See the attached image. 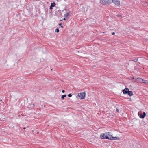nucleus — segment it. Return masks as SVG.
<instances>
[{
	"label": "nucleus",
	"instance_id": "obj_1",
	"mask_svg": "<svg viewBox=\"0 0 148 148\" xmlns=\"http://www.w3.org/2000/svg\"><path fill=\"white\" fill-rule=\"evenodd\" d=\"M112 138V136L110 134V133L109 132L104 133L102 135V138L103 139L105 138L111 140Z\"/></svg>",
	"mask_w": 148,
	"mask_h": 148
},
{
	"label": "nucleus",
	"instance_id": "obj_2",
	"mask_svg": "<svg viewBox=\"0 0 148 148\" xmlns=\"http://www.w3.org/2000/svg\"><path fill=\"white\" fill-rule=\"evenodd\" d=\"M86 96V93L85 92L83 93H79L78 94L77 96L81 99H84L85 98Z\"/></svg>",
	"mask_w": 148,
	"mask_h": 148
},
{
	"label": "nucleus",
	"instance_id": "obj_3",
	"mask_svg": "<svg viewBox=\"0 0 148 148\" xmlns=\"http://www.w3.org/2000/svg\"><path fill=\"white\" fill-rule=\"evenodd\" d=\"M143 114H142V111H140L138 112V114L140 118L143 119L145 117L146 115V113L144 112H143Z\"/></svg>",
	"mask_w": 148,
	"mask_h": 148
},
{
	"label": "nucleus",
	"instance_id": "obj_4",
	"mask_svg": "<svg viewBox=\"0 0 148 148\" xmlns=\"http://www.w3.org/2000/svg\"><path fill=\"white\" fill-rule=\"evenodd\" d=\"M111 0H102V4L106 5L110 3Z\"/></svg>",
	"mask_w": 148,
	"mask_h": 148
},
{
	"label": "nucleus",
	"instance_id": "obj_5",
	"mask_svg": "<svg viewBox=\"0 0 148 148\" xmlns=\"http://www.w3.org/2000/svg\"><path fill=\"white\" fill-rule=\"evenodd\" d=\"M112 2L116 5L119 6L120 5V1L119 0H112Z\"/></svg>",
	"mask_w": 148,
	"mask_h": 148
},
{
	"label": "nucleus",
	"instance_id": "obj_6",
	"mask_svg": "<svg viewBox=\"0 0 148 148\" xmlns=\"http://www.w3.org/2000/svg\"><path fill=\"white\" fill-rule=\"evenodd\" d=\"M129 91V90L127 88H125V89L123 90V92L124 94H127Z\"/></svg>",
	"mask_w": 148,
	"mask_h": 148
},
{
	"label": "nucleus",
	"instance_id": "obj_7",
	"mask_svg": "<svg viewBox=\"0 0 148 148\" xmlns=\"http://www.w3.org/2000/svg\"><path fill=\"white\" fill-rule=\"evenodd\" d=\"M143 79L140 78H137V80L138 82L142 83L143 82Z\"/></svg>",
	"mask_w": 148,
	"mask_h": 148
},
{
	"label": "nucleus",
	"instance_id": "obj_8",
	"mask_svg": "<svg viewBox=\"0 0 148 148\" xmlns=\"http://www.w3.org/2000/svg\"><path fill=\"white\" fill-rule=\"evenodd\" d=\"M127 93L130 96H131L133 95V92L132 91H129Z\"/></svg>",
	"mask_w": 148,
	"mask_h": 148
},
{
	"label": "nucleus",
	"instance_id": "obj_9",
	"mask_svg": "<svg viewBox=\"0 0 148 148\" xmlns=\"http://www.w3.org/2000/svg\"><path fill=\"white\" fill-rule=\"evenodd\" d=\"M69 12H66V14H64V17L65 18H66L68 16V15H69Z\"/></svg>",
	"mask_w": 148,
	"mask_h": 148
},
{
	"label": "nucleus",
	"instance_id": "obj_10",
	"mask_svg": "<svg viewBox=\"0 0 148 148\" xmlns=\"http://www.w3.org/2000/svg\"><path fill=\"white\" fill-rule=\"evenodd\" d=\"M112 139H111V140H117L118 139H119V138H118V137H113L112 136Z\"/></svg>",
	"mask_w": 148,
	"mask_h": 148
},
{
	"label": "nucleus",
	"instance_id": "obj_11",
	"mask_svg": "<svg viewBox=\"0 0 148 148\" xmlns=\"http://www.w3.org/2000/svg\"><path fill=\"white\" fill-rule=\"evenodd\" d=\"M56 3L55 2H53V3H51V6L52 7H54L56 5Z\"/></svg>",
	"mask_w": 148,
	"mask_h": 148
},
{
	"label": "nucleus",
	"instance_id": "obj_12",
	"mask_svg": "<svg viewBox=\"0 0 148 148\" xmlns=\"http://www.w3.org/2000/svg\"><path fill=\"white\" fill-rule=\"evenodd\" d=\"M66 96V95H63L61 97V99L62 100H63L64 99V97H65Z\"/></svg>",
	"mask_w": 148,
	"mask_h": 148
},
{
	"label": "nucleus",
	"instance_id": "obj_13",
	"mask_svg": "<svg viewBox=\"0 0 148 148\" xmlns=\"http://www.w3.org/2000/svg\"><path fill=\"white\" fill-rule=\"evenodd\" d=\"M142 83H143L146 84H148V81L147 80H143Z\"/></svg>",
	"mask_w": 148,
	"mask_h": 148
},
{
	"label": "nucleus",
	"instance_id": "obj_14",
	"mask_svg": "<svg viewBox=\"0 0 148 148\" xmlns=\"http://www.w3.org/2000/svg\"><path fill=\"white\" fill-rule=\"evenodd\" d=\"M59 30L57 28L56 29V30H55V31L56 32L58 33V32H59Z\"/></svg>",
	"mask_w": 148,
	"mask_h": 148
},
{
	"label": "nucleus",
	"instance_id": "obj_15",
	"mask_svg": "<svg viewBox=\"0 0 148 148\" xmlns=\"http://www.w3.org/2000/svg\"><path fill=\"white\" fill-rule=\"evenodd\" d=\"M59 25H60V26L61 27V28H63V26L62 25V23H60L59 24Z\"/></svg>",
	"mask_w": 148,
	"mask_h": 148
},
{
	"label": "nucleus",
	"instance_id": "obj_16",
	"mask_svg": "<svg viewBox=\"0 0 148 148\" xmlns=\"http://www.w3.org/2000/svg\"><path fill=\"white\" fill-rule=\"evenodd\" d=\"M68 95L69 97H71L72 96V95L71 94H69Z\"/></svg>",
	"mask_w": 148,
	"mask_h": 148
},
{
	"label": "nucleus",
	"instance_id": "obj_17",
	"mask_svg": "<svg viewBox=\"0 0 148 148\" xmlns=\"http://www.w3.org/2000/svg\"><path fill=\"white\" fill-rule=\"evenodd\" d=\"M116 111L117 112H119V110L118 108L116 109Z\"/></svg>",
	"mask_w": 148,
	"mask_h": 148
},
{
	"label": "nucleus",
	"instance_id": "obj_18",
	"mask_svg": "<svg viewBox=\"0 0 148 148\" xmlns=\"http://www.w3.org/2000/svg\"><path fill=\"white\" fill-rule=\"evenodd\" d=\"M132 61H134V62H136L138 61V59H135L134 60H132Z\"/></svg>",
	"mask_w": 148,
	"mask_h": 148
},
{
	"label": "nucleus",
	"instance_id": "obj_19",
	"mask_svg": "<svg viewBox=\"0 0 148 148\" xmlns=\"http://www.w3.org/2000/svg\"><path fill=\"white\" fill-rule=\"evenodd\" d=\"M117 16L118 17H121V15H119V14L117 15Z\"/></svg>",
	"mask_w": 148,
	"mask_h": 148
},
{
	"label": "nucleus",
	"instance_id": "obj_20",
	"mask_svg": "<svg viewBox=\"0 0 148 148\" xmlns=\"http://www.w3.org/2000/svg\"><path fill=\"white\" fill-rule=\"evenodd\" d=\"M50 9H53V7H52L51 6H50Z\"/></svg>",
	"mask_w": 148,
	"mask_h": 148
},
{
	"label": "nucleus",
	"instance_id": "obj_21",
	"mask_svg": "<svg viewBox=\"0 0 148 148\" xmlns=\"http://www.w3.org/2000/svg\"><path fill=\"white\" fill-rule=\"evenodd\" d=\"M115 34V33L114 32H113L112 33V35H114Z\"/></svg>",
	"mask_w": 148,
	"mask_h": 148
},
{
	"label": "nucleus",
	"instance_id": "obj_22",
	"mask_svg": "<svg viewBox=\"0 0 148 148\" xmlns=\"http://www.w3.org/2000/svg\"><path fill=\"white\" fill-rule=\"evenodd\" d=\"M62 93L64 92H65L64 90H62Z\"/></svg>",
	"mask_w": 148,
	"mask_h": 148
},
{
	"label": "nucleus",
	"instance_id": "obj_23",
	"mask_svg": "<svg viewBox=\"0 0 148 148\" xmlns=\"http://www.w3.org/2000/svg\"><path fill=\"white\" fill-rule=\"evenodd\" d=\"M100 137H102V134H101V135H100Z\"/></svg>",
	"mask_w": 148,
	"mask_h": 148
},
{
	"label": "nucleus",
	"instance_id": "obj_24",
	"mask_svg": "<svg viewBox=\"0 0 148 148\" xmlns=\"http://www.w3.org/2000/svg\"><path fill=\"white\" fill-rule=\"evenodd\" d=\"M25 129H26V128L25 127H24L23 128V129L25 130Z\"/></svg>",
	"mask_w": 148,
	"mask_h": 148
},
{
	"label": "nucleus",
	"instance_id": "obj_25",
	"mask_svg": "<svg viewBox=\"0 0 148 148\" xmlns=\"http://www.w3.org/2000/svg\"><path fill=\"white\" fill-rule=\"evenodd\" d=\"M101 2H102V0H100V2L101 3Z\"/></svg>",
	"mask_w": 148,
	"mask_h": 148
},
{
	"label": "nucleus",
	"instance_id": "obj_26",
	"mask_svg": "<svg viewBox=\"0 0 148 148\" xmlns=\"http://www.w3.org/2000/svg\"><path fill=\"white\" fill-rule=\"evenodd\" d=\"M134 79V77H133L132 78V79Z\"/></svg>",
	"mask_w": 148,
	"mask_h": 148
},
{
	"label": "nucleus",
	"instance_id": "obj_27",
	"mask_svg": "<svg viewBox=\"0 0 148 148\" xmlns=\"http://www.w3.org/2000/svg\"><path fill=\"white\" fill-rule=\"evenodd\" d=\"M45 12H47V10H45Z\"/></svg>",
	"mask_w": 148,
	"mask_h": 148
},
{
	"label": "nucleus",
	"instance_id": "obj_28",
	"mask_svg": "<svg viewBox=\"0 0 148 148\" xmlns=\"http://www.w3.org/2000/svg\"><path fill=\"white\" fill-rule=\"evenodd\" d=\"M147 40H148V38L147 39Z\"/></svg>",
	"mask_w": 148,
	"mask_h": 148
},
{
	"label": "nucleus",
	"instance_id": "obj_29",
	"mask_svg": "<svg viewBox=\"0 0 148 148\" xmlns=\"http://www.w3.org/2000/svg\"><path fill=\"white\" fill-rule=\"evenodd\" d=\"M66 10V9H64V10Z\"/></svg>",
	"mask_w": 148,
	"mask_h": 148
},
{
	"label": "nucleus",
	"instance_id": "obj_30",
	"mask_svg": "<svg viewBox=\"0 0 148 148\" xmlns=\"http://www.w3.org/2000/svg\"><path fill=\"white\" fill-rule=\"evenodd\" d=\"M147 4H148V3H147Z\"/></svg>",
	"mask_w": 148,
	"mask_h": 148
}]
</instances>
